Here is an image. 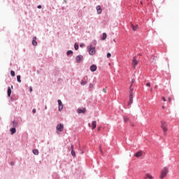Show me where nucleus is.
Here are the masks:
<instances>
[{
	"instance_id": "obj_12",
	"label": "nucleus",
	"mask_w": 179,
	"mask_h": 179,
	"mask_svg": "<svg viewBox=\"0 0 179 179\" xmlns=\"http://www.w3.org/2000/svg\"><path fill=\"white\" fill-rule=\"evenodd\" d=\"M96 9L97 10V14L98 15H101V12H102L101 7L100 6H97L96 7Z\"/></svg>"
},
{
	"instance_id": "obj_6",
	"label": "nucleus",
	"mask_w": 179,
	"mask_h": 179,
	"mask_svg": "<svg viewBox=\"0 0 179 179\" xmlns=\"http://www.w3.org/2000/svg\"><path fill=\"white\" fill-rule=\"evenodd\" d=\"M138 62H139V59H136V57H134L132 59V65L134 68L136 67V65H138Z\"/></svg>"
},
{
	"instance_id": "obj_33",
	"label": "nucleus",
	"mask_w": 179,
	"mask_h": 179,
	"mask_svg": "<svg viewBox=\"0 0 179 179\" xmlns=\"http://www.w3.org/2000/svg\"><path fill=\"white\" fill-rule=\"evenodd\" d=\"M103 93H107V90H106V88L103 89Z\"/></svg>"
},
{
	"instance_id": "obj_1",
	"label": "nucleus",
	"mask_w": 179,
	"mask_h": 179,
	"mask_svg": "<svg viewBox=\"0 0 179 179\" xmlns=\"http://www.w3.org/2000/svg\"><path fill=\"white\" fill-rule=\"evenodd\" d=\"M161 128L164 132V136H166L167 135V131H169V128L167 127V123L164 121H162Z\"/></svg>"
},
{
	"instance_id": "obj_25",
	"label": "nucleus",
	"mask_w": 179,
	"mask_h": 179,
	"mask_svg": "<svg viewBox=\"0 0 179 179\" xmlns=\"http://www.w3.org/2000/svg\"><path fill=\"white\" fill-rule=\"evenodd\" d=\"M71 155L75 157V156H76V154L75 153V151L73 150H71Z\"/></svg>"
},
{
	"instance_id": "obj_14",
	"label": "nucleus",
	"mask_w": 179,
	"mask_h": 179,
	"mask_svg": "<svg viewBox=\"0 0 179 179\" xmlns=\"http://www.w3.org/2000/svg\"><path fill=\"white\" fill-rule=\"evenodd\" d=\"M37 37L34 36L32 40L33 45H37Z\"/></svg>"
},
{
	"instance_id": "obj_39",
	"label": "nucleus",
	"mask_w": 179,
	"mask_h": 179,
	"mask_svg": "<svg viewBox=\"0 0 179 179\" xmlns=\"http://www.w3.org/2000/svg\"><path fill=\"white\" fill-rule=\"evenodd\" d=\"M90 88L93 87V84H90Z\"/></svg>"
},
{
	"instance_id": "obj_5",
	"label": "nucleus",
	"mask_w": 179,
	"mask_h": 179,
	"mask_svg": "<svg viewBox=\"0 0 179 179\" xmlns=\"http://www.w3.org/2000/svg\"><path fill=\"white\" fill-rule=\"evenodd\" d=\"M56 129L57 131V134H59L60 132H62V131H64V124H58L57 125Z\"/></svg>"
},
{
	"instance_id": "obj_34",
	"label": "nucleus",
	"mask_w": 179,
	"mask_h": 179,
	"mask_svg": "<svg viewBox=\"0 0 179 179\" xmlns=\"http://www.w3.org/2000/svg\"><path fill=\"white\" fill-rule=\"evenodd\" d=\"M168 100H169V103H171V97H169Z\"/></svg>"
},
{
	"instance_id": "obj_37",
	"label": "nucleus",
	"mask_w": 179,
	"mask_h": 179,
	"mask_svg": "<svg viewBox=\"0 0 179 179\" xmlns=\"http://www.w3.org/2000/svg\"><path fill=\"white\" fill-rule=\"evenodd\" d=\"M162 100H163V101H166V98H164V96H163Z\"/></svg>"
},
{
	"instance_id": "obj_32",
	"label": "nucleus",
	"mask_w": 179,
	"mask_h": 179,
	"mask_svg": "<svg viewBox=\"0 0 179 179\" xmlns=\"http://www.w3.org/2000/svg\"><path fill=\"white\" fill-rule=\"evenodd\" d=\"M29 92L31 93L33 92V88L31 87H29Z\"/></svg>"
},
{
	"instance_id": "obj_20",
	"label": "nucleus",
	"mask_w": 179,
	"mask_h": 179,
	"mask_svg": "<svg viewBox=\"0 0 179 179\" xmlns=\"http://www.w3.org/2000/svg\"><path fill=\"white\" fill-rule=\"evenodd\" d=\"M33 153L37 156L38 155V150H33Z\"/></svg>"
},
{
	"instance_id": "obj_35",
	"label": "nucleus",
	"mask_w": 179,
	"mask_h": 179,
	"mask_svg": "<svg viewBox=\"0 0 179 179\" xmlns=\"http://www.w3.org/2000/svg\"><path fill=\"white\" fill-rule=\"evenodd\" d=\"M146 86H148V87H150V83H148L146 84Z\"/></svg>"
},
{
	"instance_id": "obj_13",
	"label": "nucleus",
	"mask_w": 179,
	"mask_h": 179,
	"mask_svg": "<svg viewBox=\"0 0 179 179\" xmlns=\"http://www.w3.org/2000/svg\"><path fill=\"white\" fill-rule=\"evenodd\" d=\"M97 122L93 121L92 123V129H96Z\"/></svg>"
},
{
	"instance_id": "obj_48",
	"label": "nucleus",
	"mask_w": 179,
	"mask_h": 179,
	"mask_svg": "<svg viewBox=\"0 0 179 179\" xmlns=\"http://www.w3.org/2000/svg\"><path fill=\"white\" fill-rule=\"evenodd\" d=\"M162 108H164V106H162Z\"/></svg>"
},
{
	"instance_id": "obj_15",
	"label": "nucleus",
	"mask_w": 179,
	"mask_h": 179,
	"mask_svg": "<svg viewBox=\"0 0 179 179\" xmlns=\"http://www.w3.org/2000/svg\"><path fill=\"white\" fill-rule=\"evenodd\" d=\"M8 97H10V94H12V90L10 89V87H8V92H7Z\"/></svg>"
},
{
	"instance_id": "obj_27",
	"label": "nucleus",
	"mask_w": 179,
	"mask_h": 179,
	"mask_svg": "<svg viewBox=\"0 0 179 179\" xmlns=\"http://www.w3.org/2000/svg\"><path fill=\"white\" fill-rule=\"evenodd\" d=\"M81 85H82V86H85V85H86V81L82 80Z\"/></svg>"
},
{
	"instance_id": "obj_44",
	"label": "nucleus",
	"mask_w": 179,
	"mask_h": 179,
	"mask_svg": "<svg viewBox=\"0 0 179 179\" xmlns=\"http://www.w3.org/2000/svg\"><path fill=\"white\" fill-rule=\"evenodd\" d=\"M150 91H151V92H152V91H153V90H152V89H151V90H150Z\"/></svg>"
},
{
	"instance_id": "obj_49",
	"label": "nucleus",
	"mask_w": 179,
	"mask_h": 179,
	"mask_svg": "<svg viewBox=\"0 0 179 179\" xmlns=\"http://www.w3.org/2000/svg\"><path fill=\"white\" fill-rule=\"evenodd\" d=\"M13 124H15V122H13Z\"/></svg>"
},
{
	"instance_id": "obj_7",
	"label": "nucleus",
	"mask_w": 179,
	"mask_h": 179,
	"mask_svg": "<svg viewBox=\"0 0 179 179\" xmlns=\"http://www.w3.org/2000/svg\"><path fill=\"white\" fill-rule=\"evenodd\" d=\"M76 61L79 64L80 62H82L83 61V56L82 55H78L76 57Z\"/></svg>"
},
{
	"instance_id": "obj_17",
	"label": "nucleus",
	"mask_w": 179,
	"mask_h": 179,
	"mask_svg": "<svg viewBox=\"0 0 179 179\" xmlns=\"http://www.w3.org/2000/svg\"><path fill=\"white\" fill-rule=\"evenodd\" d=\"M136 157H141L142 156V151H138L137 153L135 154Z\"/></svg>"
},
{
	"instance_id": "obj_38",
	"label": "nucleus",
	"mask_w": 179,
	"mask_h": 179,
	"mask_svg": "<svg viewBox=\"0 0 179 179\" xmlns=\"http://www.w3.org/2000/svg\"><path fill=\"white\" fill-rule=\"evenodd\" d=\"M10 164H11V166H13V165L15 164V162H10Z\"/></svg>"
},
{
	"instance_id": "obj_24",
	"label": "nucleus",
	"mask_w": 179,
	"mask_h": 179,
	"mask_svg": "<svg viewBox=\"0 0 179 179\" xmlns=\"http://www.w3.org/2000/svg\"><path fill=\"white\" fill-rule=\"evenodd\" d=\"M17 82H19V83H20L22 82V80H20V76H17Z\"/></svg>"
},
{
	"instance_id": "obj_43",
	"label": "nucleus",
	"mask_w": 179,
	"mask_h": 179,
	"mask_svg": "<svg viewBox=\"0 0 179 179\" xmlns=\"http://www.w3.org/2000/svg\"><path fill=\"white\" fill-rule=\"evenodd\" d=\"M114 43H115V39H113Z\"/></svg>"
},
{
	"instance_id": "obj_36",
	"label": "nucleus",
	"mask_w": 179,
	"mask_h": 179,
	"mask_svg": "<svg viewBox=\"0 0 179 179\" xmlns=\"http://www.w3.org/2000/svg\"><path fill=\"white\" fill-rule=\"evenodd\" d=\"M32 111H33L34 114H36V108H34Z\"/></svg>"
},
{
	"instance_id": "obj_26",
	"label": "nucleus",
	"mask_w": 179,
	"mask_h": 179,
	"mask_svg": "<svg viewBox=\"0 0 179 179\" xmlns=\"http://www.w3.org/2000/svg\"><path fill=\"white\" fill-rule=\"evenodd\" d=\"M71 54H73V52L72 50L67 51V55H71Z\"/></svg>"
},
{
	"instance_id": "obj_42",
	"label": "nucleus",
	"mask_w": 179,
	"mask_h": 179,
	"mask_svg": "<svg viewBox=\"0 0 179 179\" xmlns=\"http://www.w3.org/2000/svg\"><path fill=\"white\" fill-rule=\"evenodd\" d=\"M88 125H89V127H92L91 124H90V123Z\"/></svg>"
},
{
	"instance_id": "obj_40",
	"label": "nucleus",
	"mask_w": 179,
	"mask_h": 179,
	"mask_svg": "<svg viewBox=\"0 0 179 179\" xmlns=\"http://www.w3.org/2000/svg\"><path fill=\"white\" fill-rule=\"evenodd\" d=\"M38 9H41V6H38Z\"/></svg>"
},
{
	"instance_id": "obj_45",
	"label": "nucleus",
	"mask_w": 179,
	"mask_h": 179,
	"mask_svg": "<svg viewBox=\"0 0 179 179\" xmlns=\"http://www.w3.org/2000/svg\"><path fill=\"white\" fill-rule=\"evenodd\" d=\"M98 131H100V128H98Z\"/></svg>"
},
{
	"instance_id": "obj_47",
	"label": "nucleus",
	"mask_w": 179,
	"mask_h": 179,
	"mask_svg": "<svg viewBox=\"0 0 179 179\" xmlns=\"http://www.w3.org/2000/svg\"><path fill=\"white\" fill-rule=\"evenodd\" d=\"M80 47H83V45H80Z\"/></svg>"
},
{
	"instance_id": "obj_31",
	"label": "nucleus",
	"mask_w": 179,
	"mask_h": 179,
	"mask_svg": "<svg viewBox=\"0 0 179 179\" xmlns=\"http://www.w3.org/2000/svg\"><path fill=\"white\" fill-rule=\"evenodd\" d=\"M99 151L101 153H103V149H101V145L99 146Z\"/></svg>"
},
{
	"instance_id": "obj_21",
	"label": "nucleus",
	"mask_w": 179,
	"mask_h": 179,
	"mask_svg": "<svg viewBox=\"0 0 179 179\" xmlns=\"http://www.w3.org/2000/svg\"><path fill=\"white\" fill-rule=\"evenodd\" d=\"M134 83H135V79H132L131 80V85H130L129 89H132V85H134Z\"/></svg>"
},
{
	"instance_id": "obj_2",
	"label": "nucleus",
	"mask_w": 179,
	"mask_h": 179,
	"mask_svg": "<svg viewBox=\"0 0 179 179\" xmlns=\"http://www.w3.org/2000/svg\"><path fill=\"white\" fill-rule=\"evenodd\" d=\"M169 173V168L164 167L162 171H161V175L159 176L160 179L165 178V177L167 176V174Z\"/></svg>"
},
{
	"instance_id": "obj_28",
	"label": "nucleus",
	"mask_w": 179,
	"mask_h": 179,
	"mask_svg": "<svg viewBox=\"0 0 179 179\" xmlns=\"http://www.w3.org/2000/svg\"><path fill=\"white\" fill-rule=\"evenodd\" d=\"M11 76H15V72L13 71H10Z\"/></svg>"
},
{
	"instance_id": "obj_41",
	"label": "nucleus",
	"mask_w": 179,
	"mask_h": 179,
	"mask_svg": "<svg viewBox=\"0 0 179 179\" xmlns=\"http://www.w3.org/2000/svg\"><path fill=\"white\" fill-rule=\"evenodd\" d=\"M71 150H73V145H71Z\"/></svg>"
},
{
	"instance_id": "obj_23",
	"label": "nucleus",
	"mask_w": 179,
	"mask_h": 179,
	"mask_svg": "<svg viewBox=\"0 0 179 179\" xmlns=\"http://www.w3.org/2000/svg\"><path fill=\"white\" fill-rule=\"evenodd\" d=\"M74 48H75V50H79V45H78V43H75V45H74Z\"/></svg>"
},
{
	"instance_id": "obj_3",
	"label": "nucleus",
	"mask_w": 179,
	"mask_h": 179,
	"mask_svg": "<svg viewBox=\"0 0 179 179\" xmlns=\"http://www.w3.org/2000/svg\"><path fill=\"white\" fill-rule=\"evenodd\" d=\"M134 88H131L129 90V101L128 103V106H131L134 103Z\"/></svg>"
},
{
	"instance_id": "obj_10",
	"label": "nucleus",
	"mask_w": 179,
	"mask_h": 179,
	"mask_svg": "<svg viewBox=\"0 0 179 179\" xmlns=\"http://www.w3.org/2000/svg\"><path fill=\"white\" fill-rule=\"evenodd\" d=\"M145 179H155V177L152 176L150 173H145Z\"/></svg>"
},
{
	"instance_id": "obj_4",
	"label": "nucleus",
	"mask_w": 179,
	"mask_h": 179,
	"mask_svg": "<svg viewBox=\"0 0 179 179\" xmlns=\"http://www.w3.org/2000/svg\"><path fill=\"white\" fill-rule=\"evenodd\" d=\"M87 50L90 55H94V54H96V50L94 49V48H93V46L92 45L88 46Z\"/></svg>"
},
{
	"instance_id": "obj_16",
	"label": "nucleus",
	"mask_w": 179,
	"mask_h": 179,
	"mask_svg": "<svg viewBox=\"0 0 179 179\" xmlns=\"http://www.w3.org/2000/svg\"><path fill=\"white\" fill-rule=\"evenodd\" d=\"M11 135H13L14 134H16V128L13 127L10 129Z\"/></svg>"
},
{
	"instance_id": "obj_29",
	"label": "nucleus",
	"mask_w": 179,
	"mask_h": 179,
	"mask_svg": "<svg viewBox=\"0 0 179 179\" xmlns=\"http://www.w3.org/2000/svg\"><path fill=\"white\" fill-rule=\"evenodd\" d=\"M111 57V53H107V58Z\"/></svg>"
},
{
	"instance_id": "obj_8",
	"label": "nucleus",
	"mask_w": 179,
	"mask_h": 179,
	"mask_svg": "<svg viewBox=\"0 0 179 179\" xmlns=\"http://www.w3.org/2000/svg\"><path fill=\"white\" fill-rule=\"evenodd\" d=\"M58 106H59V111H62L64 109V105H62V101L61 100H58Z\"/></svg>"
},
{
	"instance_id": "obj_22",
	"label": "nucleus",
	"mask_w": 179,
	"mask_h": 179,
	"mask_svg": "<svg viewBox=\"0 0 179 179\" xmlns=\"http://www.w3.org/2000/svg\"><path fill=\"white\" fill-rule=\"evenodd\" d=\"M106 38H107V34L103 33V34L102 40H106Z\"/></svg>"
},
{
	"instance_id": "obj_46",
	"label": "nucleus",
	"mask_w": 179,
	"mask_h": 179,
	"mask_svg": "<svg viewBox=\"0 0 179 179\" xmlns=\"http://www.w3.org/2000/svg\"><path fill=\"white\" fill-rule=\"evenodd\" d=\"M12 89H13V86H11Z\"/></svg>"
},
{
	"instance_id": "obj_19",
	"label": "nucleus",
	"mask_w": 179,
	"mask_h": 179,
	"mask_svg": "<svg viewBox=\"0 0 179 179\" xmlns=\"http://www.w3.org/2000/svg\"><path fill=\"white\" fill-rule=\"evenodd\" d=\"M123 120L125 122H128V121L129 120V118H128V117L127 116H124Z\"/></svg>"
},
{
	"instance_id": "obj_30",
	"label": "nucleus",
	"mask_w": 179,
	"mask_h": 179,
	"mask_svg": "<svg viewBox=\"0 0 179 179\" xmlns=\"http://www.w3.org/2000/svg\"><path fill=\"white\" fill-rule=\"evenodd\" d=\"M99 151L101 153H103V149H101V145L99 146Z\"/></svg>"
},
{
	"instance_id": "obj_18",
	"label": "nucleus",
	"mask_w": 179,
	"mask_h": 179,
	"mask_svg": "<svg viewBox=\"0 0 179 179\" xmlns=\"http://www.w3.org/2000/svg\"><path fill=\"white\" fill-rule=\"evenodd\" d=\"M131 27H132L134 31H135L138 29V25L134 26V24H131Z\"/></svg>"
},
{
	"instance_id": "obj_11",
	"label": "nucleus",
	"mask_w": 179,
	"mask_h": 179,
	"mask_svg": "<svg viewBox=\"0 0 179 179\" xmlns=\"http://www.w3.org/2000/svg\"><path fill=\"white\" fill-rule=\"evenodd\" d=\"M86 113V108H83V109H78V114H85Z\"/></svg>"
},
{
	"instance_id": "obj_9",
	"label": "nucleus",
	"mask_w": 179,
	"mask_h": 179,
	"mask_svg": "<svg viewBox=\"0 0 179 179\" xmlns=\"http://www.w3.org/2000/svg\"><path fill=\"white\" fill-rule=\"evenodd\" d=\"M90 71L91 72H96L97 71V66L93 64L92 66H90Z\"/></svg>"
}]
</instances>
